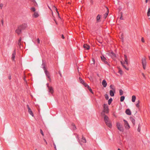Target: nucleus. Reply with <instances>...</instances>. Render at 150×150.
Returning a JSON list of instances; mask_svg holds the SVG:
<instances>
[{
	"label": "nucleus",
	"mask_w": 150,
	"mask_h": 150,
	"mask_svg": "<svg viewBox=\"0 0 150 150\" xmlns=\"http://www.w3.org/2000/svg\"><path fill=\"white\" fill-rule=\"evenodd\" d=\"M27 25L24 23L18 27V28L16 30V32L18 34H20L22 30H24L27 27Z\"/></svg>",
	"instance_id": "obj_1"
},
{
	"label": "nucleus",
	"mask_w": 150,
	"mask_h": 150,
	"mask_svg": "<svg viewBox=\"0 0 150 150\" xmlns=\"http://www.w3.org/2000/svg\"><path fill=\"white\" fill-rule=\"evenodd\" d=\"M107 115H105L104 120L106 125L109 128H111L112 125Z\"/></svg>",
	"instance_id": "obj_2"
},
{
	"label": "nucleus",
	"mask_w": 150,
	"mask_h": 150,
	"mask_svg": "<svg viewBox=\"0 0 150 150\" xmlns=\"http://www.w3.org/2000/svg\"><path fill=\"white\" fill-rule=\"evenodd\" d=\"M100 58L102 61L105 64H107L109 67H110V65L109 64L108 62L107 61V59L103 56L102 55L100 56Z\"/></svg>",
	"instance_id": "obj_3"
},
{
	"label": "nucleus",
	"mask_w": 150,
	"mask_h": 150,
	"mask_svg": "<svg viewBox=\"0 0 150 150\" xmlns=\"http://www.w3.org/2000/svg\"><path fill=\"white\" fill-rule=\"evenodd\" d=\"M103 106L104 108V110L103 112L101 113L102 115H104L105 112H106V113H108V109L107 105L104 104L103 105Z\"/></svg>",
	"instance_id": "obj_4"
},
{
	"label": "nucleus",
	"mask_w": 150,
	"mask_h": 150,
	"mask_svg": "<svg viewBox=\"0 0 150 150\" xmlns=\"http://www.w3.org/2000/svg\"><path fill=\"white\" fill-rule=\"evenodd\" d=\"M117 128L120 131L123 132L124 129L122 125H121L119 122H117L116 125Z\"/></svg>",
	"instance_id": "obj_5"
},
{
	"label": "nucleus",
	"mask_w": 150,
	"mask_h": 150,
	"mask_svg": "<svg viewBox=\"0 0 150 150\" xmlns=\"http://www.w3.org/2000/svg\"><path fill=\"white\" fill-rule=\"evenodd\" d=\"M142 64L143 69H145L146 66V59L145 58H143L142 60Z\"/></svg>",
	"instance_id": "obj_6"
},
{
	"label": "nucleus",
	"mask_w": 150,
	"mask_h": 150,
	"mask_svg": "<svg viewBox=\"0 0 150 150\" xmlns=\"http://www.w3.org/2000/svg\"><path fill=\"white\" fill-rule=\"evenodd\" d=\"M45 74L47 77V80L50 82L51 81V79L50 77V74L49 72L47 70L44 71Z\"/></svg>",
	"instance_id": "obj_7"
},
{
	"label": "nucleus",
	"mask_w": 150,
	"mask_h": 150,
	"mask_svg": "<svg viewBox=\"0 0 150 150\" xmlns=\"http://www.w3.org/2000/svg\"><path fill=\"white\" fill-rule=\"evenodd\" d=\"M123 121L124 122V125L125 128L127 129H129L130 128V126L127 122L125 120H124Z\"/></svg>",
	"instance_id": "obj_8"
},
{
	"label": "nucleus",
	"mask_w": 150,
	"mask_h": 150,
	"mask_svg": "<svg viewBox=\"0 0 150 150\" xmlns=\"http://www.w3.org/2000/svg\"><path fill=\"white\" fill-rule=\"evenodd\" d=\"M46 85L47 87L48 88V90L49 92L51 93L52 94L53 92V90L52 87H50L49 86V84L48 83H47Z\"/></svg>",
	"instance_id": "obj_9"
},
{
	"label": "nucleus",
	"mask_w": 150,
	"mask_h": 150,
	"mask_svg": "<svg viewBox=\"0 0 150 150\" xmlns=\"http://www.w3.org/2000/svg\"><path fill=\"white\" fill-rule=\"evenodd\" d=\"M109 55L111 57L114 59L116 57V54L112 52L110 53L109 54Z\"/></svg>",
	"instance_id": "obj_10"
},
{
	"label": "nucleus",
	"mask_w": 150,
	"mask_h": 150,
	"mask_svg": "<svg viewBox=\"0 0 150 150\" xmlns=\"http://www.w3.org/2000/svg\"><path fill=\"white\" fill-rule=\"evenodd\" d=\"M115 93V90L114 91L110 90V94L111 96H114Z\"/></svg>",
	"instance_id": "obj_11"
},
{
	"label": "nucleus",
	"mask_w": 150,
	"mask_h": 150,
	"mask_svg": "<svg viewBox=\"0 0 150 150\" xmlns=\"http://www.w3.org/2000/svg\"><path fill=\"white\" fill-rule=\"evenodd\" d=\"M27 106H28V112L32 116H33V114L32 112V111L31 110L30 108L28 106V105H27Z\"/></svg>",
	"instance_id": "obj_12"
},
{
	"label": "nucleus",
	"mask_w": 150,
	"mask_h": 150,
	"mask_svg": "<svg viewBox=\"0 0 150 150\" xmlns=\"http://www.w3.org/2000/svg\"><path fill=\"white\" fill-rule=\"evenodd\" d=\"M125 112L127 115H130L131 114V112L130 110L129 109H127L126 110Z\"/></svg>",
	"instance_id": "obj_13"
},
{
	"label": "nucleus",
	"mask_w": 150,
	"mask_h": 150,
	"mask_svg": "<svg viewBox=\"0 0 150 150\" xmlns=\"http://www.w3.org/2000/svg\"><path fill=\"white\" fill-rule=\"evenodd\" d=\"M129 119L132 122V123L134 125L135 124V120L134 119L131 117H129Z\"/></svg>",
	"instance_id": "obj_14"
},
{
	"label": "nucleus",
	"mask_w": 150,
	"mask_h": 150,
	"mask_svg": "<svg viewBox=\"0 0 150 150\" xmlns=\"http://www.w3.org/2000/svg\"><path fill=\"white\" fill-rule=\"evenodd\" d=\"M83 47L87 50H88L90 49V46L86 44H84L83 45Z\"/></svg>",
	"instance_id": "obj_15"
},
{
	"label": "nucleus",
	"mask_w": 150,
	"mask_h": 150,
	"mask_svg": "<svg viewBox=\"0 0 150 150\" xmlns=\"http://www.w3.org/2000/svg\"><path fill=\"white\" fill-rule=\"evenodd\" d=\"M102 84L103 86L104 87H105L107 85V83L105 80H103L102 82Z\"/></svg>",
	"instance_id": "obj_16"
},
{
	"label": "nucleus",
	"mask_w": 150,
	"mask_h": 150,
	"mask_svg": "<svg viewBox=\"0 0 150 150\" xmlns=\"http://www.w3.org/2000/svg\"><path fill=\"white\" fill-rule=\"evenodd\" d=\"M41 67L43 69L44 71L46 70L45 67V64L44 62V61L43 60H42V63L41 65Z\"/></svg>",
	"instance_id": "obj_17"
},
{
	"label": "nucleus",
	"mask_w": 150,
	"mask_h": 150,
	"mask_svg": "<svg viewBox=\"0 0 150 150\" xmlns=\"http://www.w3.org/2000/svg\"><path fill=\"white\" fill-rule=\"evenodd\" d=\"M15 54L16 52L15 50L13 52V53L12 54V59L13 60H14L15 59Z\"/></svg>",
	"instance_id": "obj_18"
},
{
	"label": "nucleus",
	"mask_w": 150,
	"mask_h": 150,
	"mask_svg": "<svg viewBox=\"0 0 150 150\" xmlns=\"http://www.w3.org/2000/svg\"><path fill=\"white\" fill-rule=\"evenodd\" d=\"M121 64H122V66L125 69H126L127 70H128V68L126 66L124 65V64H125V62H123L122 61H121Z\"/></svg>",
	"instance_id": "obj_19"
},
{
	"label": "nucleus",
	"mask_w": 150,
	"mask_h": 150,
	"mask_svg": "<svg viewBox=\"0 0 150 150\" xmlns=\"http://www.w3.org/2000/svg\"><path fill=\"white\" fill-rule=\"evenodd\" d=\"M125 56V58H124V60L125 62V63L127 64H128V62H127V57L126 55H124Z\"/></svg>",
	"instance_id": "obj_20"
},
{
	"label": "nucleus",
	"mask_w": 150,
	"mask_h": 150,
	"mask_svg": "<svg viewBox=\"0 0 150 150\" xmlns=\"http://www.w3.org/2000/svg\"><path fill=\"white\" fill-rule=\"evenodd\" d=\"M39 16V14L37 12H35L33 15V16L36 18Z\"/></svg>",
	"instance_id": "obj_21"
},
{
	"label": "nucleus",
	"mask_w": 150,
	"mask_h": 150,
	"mask_svg": "<svg viewBox=\"0 0 150 150\" xmlns=\"http://www.w3.org/2000/svg\"><path fill=\"white\" fill-rule=\"evenodd\" d=\"M136 98V97L135 96H132V101L133 102H134L135 101V100Z\"/></svg>",
	"instance_id": "obj_22"
},
{
	"label": "nucleus",
	"mask_w": 150,
	"mask_h": 150,
	"mask_svg": "<svg viewBox=\"0 0 150 150\" xmlns=\"http://www.w3.org/2000/svg\"><path fill=\"white\" fill-rule=\"evenodd\" d=\"M110 88L112 90L114 91L115 90V88L114 86L112 85H111L110 86Z\"/></svg>",
	"instance_id": "obj_23"
},
{
	"label": "nucleus",
	"mask_w": 150,
	"mask_h": 150,
	"mask_svg": "<svg viewBox=\"0 0 150 150\" xmlns=\"http://www.w3.org/2000/svg\"><path fill=\"white\" fill-rule=\"evenodd\" d=\"M100 15L98 14L97 16L96 17V20L97 22H98L100 21Z\"/></svg>",
	"instance_id": "obj_24"
},
{
	"label": "nucleus",
	"mask_w": 150,
	"mask_h": 150,
	"mask_svg": "<svg viewBox=\"0 0 150 150\" xmlns=\"http://www.w3.org/2000/svg\"><path fill=\"white\" fill-rule=\"evenodd\" d=\"M125 98V97L124 96H121L120 98V101L122 102L124 101Z\"/></svg>",
	"instance_id": "obj_25"
},
{
	"label": "nucleus",
	"mask_w": 150,
	"mask_h": 150,
	"mask_svg": "<svg viewBox=\"0 0 150 150\" xmlns=\"http://www.w3.org/2000/svg\"><path fill=\"white\" fill-rule=\"evenodd\" d=\"M112 98H110L108 100V104L110 105L111 104L112 102Z\"/></svg>",
	"instance_id": "obj_26"
},
{
	"label": "nucleus",
	"mask_w": 150,
	"mask_h": 150,
	"mask_svg": "<svg viewBox=\"0 0 150 150\" xmlns=\"http://www.w3.org/2000/svg\"><path fill=\"white\" fill-rule=\"evenodd\" d=\"M79 80L80 82L81 83L83 84V83H84V81L82 79L81 77H79Z\"/></svg>",
	"instance_id": "obj_27"
},
{
	"label": "nucleus",
	"mask_w": 150,
	"mask_h": 150,
	"mask_svg": "<svg viewBox=\"0 0 150 150\" xmlns=\"http://www.w3.org/2000/svg\"><path fill=\"white\" fill-rule=\"evenodd\" d=\"M82 141L83 143H86V140L85 138L83 137H82Z\"/></svg>",
	"instance_id": "obj_28"
},
{
	"label": "nucleus",
	"mask_w": 150,
	"mask_h": 150,
	"mask_svg": "<svg viewBox=\"0 0 150 150\" xmlns=\"http://www.w3.org/2000/svg\"><path fill=\"white\" fill-rule=\"evenodd\" d=\"M147 15L148 16H150V8H149L147 12Z\"/></svg>",
	"instance_id": "obj_29"
},
{
	"label": "nucleus",
	"mask_w": 150,
	"mask_h": 150,
	"mask_svg": "<svg viewBox=\"0 0 150 150\" xmlns=\"http://www.w3.org/2000/svg\"><path fill=\"white\" fill-rule=\"evenodd\" d=\"M120 95L122 96L123 94V91L122 89H120L119 90Z\"/></svg>",
	"instance_id": "obj_30"
},
{
	"label": "nucleus",
	"mask_w": 150,
	"mask_h": 150,
	"mask_svg": "<svg viewBox=\"0 0 150 150\" xmlns=\"http://www.w3.org/2000/svg\"><path fill=\"white\" fill-rule=\"evenodd\" d=\"M88 90H89L90 92H91L92 93H93V92L92 91V89H91V88L89 86H88Z\"/></svg>",
	"instance_id": "obj_31"
},
{
	"label": "nucleus",
	"mask_w": 150,
	"mask_h": 150,
	"mask_svg": "<svg viewBox=\"0 0 150 150\" xmlns=\"http://www.w3.org/2000/svg\"><path fill=\"white\" fill-rule=\"evenodd\" d=\"M107 9L108 10V8H107ZM108 13H106L105 14H104V17H105V18H106L107 16H108Z\"/></svg>",
	"instance_id": "obj_32"
},
{
	"label": "nucleus",
	"mask_w": 150,
	"mask_h": 150,
	"mask_svg": "<svg viewBox=\"0 0 150 150\" xmlns=\"http://www.w3.org/2000/svg\"><path fill=\"white\" fill-rule=\"evenodd\" d=\"M140 127H141V126H140V125L139 124L138 125V128L137 129V131L139 132H140V130H141V128Z\"/></svg>",
	"instance_id": "obj_33"
},
{
	"label": "nucleus",
	"mask_w": 150,
	"mask_h": 150,
	"mask_svg": "<svg viewBox=\"0 0 150 150\" xmlns=\"http://www.w3.org/2000/svg\"><path fill=\"white\" fill-rule=\"evenodd\" d=\"M30 10L31 11L33 12H35V8L34 7H32L31 8H30Z\"/></svg>",
	"instance_id": "obj_34"
},
{
	"label": "nucleus",
	"mask_w": 150,
	"mask_h": 150,
	"mask_svg": "<svg viewBox=\"0 0 150 150\" xmlns=\"http://www.w3.org/2000/svg\"><path fill=\"white\" fill-rule=\"evenodd\" d=\"M82 84H83L85 87H87V88L88 87V86H89L87 84L85 83L84 82V83H83Z\"/></svg>",
	"instance_id": "obj_35"
},
{
	"label": "nucleus",
	"mask_w": 150,
	"mask_h": 150,
	"mask_svg": "<svg viewBox=\"0 0 150 150\" xmlns=\"http://www.w3.org/2000/svg\"><path fill=\"white\" fill-rule=\"evenodd\" d=\"M105 97L106 100H108L109 99V97L108 94H105Z\"/></svg>",
	"instance_id": "obj_36"
},
{
	"label": "nucleus",
	"mask_w": 150,
	"mask_h": 150,
	"mask_svg": "<svg viewBox=\"0 0 150 150\" xmlns=\"http://www.w3.org/2000/svg\"><path fill=\"white\" fill-rule=\"evenodd\" d=\"M139 100L138 101V103L136 104V106L137 107V108H138L139 107Z\"/></svg>",
	"instance_id": "obj_37"
},
{
	"label": "nucleus",
	"mask_w": 150,
	"mask_h": 150,
	"mask_svg": "<svg viewBox=\"0 0 150 150\" xmlns=\"http://www.w3.org/2000/svg\"><path fill=\"white\" fill-rule=\"evenodd\" d=\"M37 41L38 44H39L40 43V40L39 38H38L37 40Z\"/></svg>",
	"instance_id": "obj_38"
},
{
	"label": "nucleus",
	"mask_w": 150,
	"mask_h": 150,
	"mask_svg": "<svg viewBox=\"0 0 150 150\" xmlns=\"http://www.w3.org/2000/svg\"><path fill=\"white\" fill-rule=\"evenodd\" d=\"M40 133L41 134L43 135V136L44 135V133H43V132L42 131V129H40Z\"/></svg>",
	"instance_id": "obj_39"
},
{
	"label": "nucleus",
	"mask_w": 150,
	"mask_h": 150,
	"mask_svg": "<svg viewBox=\"0 0 150 150\" xmlns=\"http://www.w3.org/2000/svg\"><path fill=\"white\" fill-rule=\"evenodd\" d=\"M92 61H93V63H92V64H95V60L93 58L92 59Z\"/></svg>",
	"instance_id": "obj_40"
},
{
	"label": "nucleus",
	"mask_w": 150,
	"mask_h": 150,
	"mask_svg": "<svg viewBox=\"0 0 150 150\" xmlns=\"http://www.w3.org/2000/svg\"><path fill=\"white\" fill-rule=\"evenodd\" d=\"M3 6V4H0V8H1V9L2 8V7Z\"/></svg>",
	"instance_id": "obj_41"
},
{
	"label": "nucleus",
	"mask_w": 150,
	"mask_h": 150,
	"mask_svg": "<svg viewBox=\"0 0 150 150\" xmlns=\"http://www.w3.org/2000/svg\"><path fill=\"white\" fill-rule=\"evenodd\" d=\"M18 46H20L21 45V42H18Z\"/></svg>",
	"instance_id": "obj_42"
},
{
	"label": "nucleus",
	"mask_w": 150,
	"mask_h": 150,
	"mask_svg": "<svg viewBox=\"0 0 150 150\" xmlns=\"http://www.w3.org/2000/svg\"><path fill=\"white\" fill-rule=\"evenodd\" d=\"M119 72L120 74H122V72L121 70H119Z\"/></svg>",
	"instance_id": "obj_43"
},
{
	"label": "nucleus",
	"mask_w": 150,
	"mask_h": 150,
	"mask_svg": "<svg viewBox=\"0 0 150 150\" xmlns=\"http://www.w3.org/2000/svg\"><path fill=\"white\" fill-rule=\"evenodd\" d=\"M141 40L142 42H144V39L143 38H142V39H141Z\"/></svg>",
	"instance_id": "obj_44"
},
{
	"label": "nucleus",
	"mask_w": 150,
	"mask_h": 150,
	"mask_svg": "<svg viewBox=\"0 0 150 150\" xmlns=\"http://www.w3.org/2000/svg\"><path fill=\"white\" fill-rule=\"evenodd\" d=\"M21 38H20L18 40V42H21Z\"/></svg>",
	"instance_id": "obj_45"
},
{
	"label": "nucleus",
	"mask_w": 150,
	"mask_h": 150,
	"mask_svg": "<svg viewBox=\"0 0 150 150\" xmlns=\"http://www.w3.org/2000/svg\"><path fill=\"white\" fill-rule=\"evenodd\" d=\"M62 38L63 39L64 38V37L63 34L62 35Z\"/></svg>",
	"instance_id": "obj_46"
},
{
	"label": "nucleus",
	"mask_w": 150,
	"mask_h": 150,
	"mask_svg": "<svg viewBox=\"0 0 150 150\" xmlns=\"http://www.w3.org/2000/svg\"><path fill=\"white\" fill-rule=\"evenodd\" d=\"M76 129V126H74L73 127V129L74 130H75V129Z\"/></svg>",
	"instance_id": "obj_47"
},
{
	"label": "nucleus",
	"mask_w": 150,
	"mask_h": 150,
	"mask_svg": "<svg viewBox=\"0 0 150 150\" xmlns=\"http://www.w3.org/2000/svg\"><path fill=\"white\" fill-rule=\"evenodd\" d=\"M1 23L2 25H3V23H4V22H3V20H1Z\"/></svg>",
	"instance_id": "obj_48"
},
{
	"label": "nucleus",
	"mask_w": 150,
	"mask_h": 150,
	"mask_svg": "<svg viewBox=\"0 0 150 150\" xmlns=\"http://www.w3.org/2000/svg\"><path fill=\"white\" fill-rule=\"evenodd\" d=\"M72 126L73 127H74V126H75V124L74 123H72Z\"/></svg>",
	"instance_id": "obj_49"
},
{
	"label": "nucleus",
	"mask_w": 150,
	"mask_h": 150,
	"mask_svg": "<svg viewBox=\"0 0 150 150\" xmlns=\"http://www.w3.org/2000/svg\"><path fill=\"white\" fill-rule=\"evenodd\" d=\"M8 79H11V76H8Z\"/></svg>",
	"instance_id": "obj_50"
},
{
	"label": "nucleus",
	"mask_w": 150,
	"mask_h": 150,
	"mask_svg": "<svg viewBox=\"0 0 150 150\" xmlns=\"http://www.w3.org/2000/svg\"><path fill=\"white\" fill-rule=\"evenodd\" d=\"M148 0H145V2L146 3H147L148 1Z\"/></svg>",
	"instance_id": "obj_51"
},
{
	"label": "nucleus",
	"mask_w": 150,
	"mask_h": 150,
	"mask_svg": "<svg viewBox=\"0 0 150 150\" xmlns=\"http://www.w3.org/2000/svg\"><path fill=\"white\" fill-rule=\"evenodd\" d=\"M120 19L121 20L122 19V17L121 16L120 18Z\"/></svg>",
	"instance_id": "obj_52"
},
{
	"label": "nucleus",
	"mask_w": 150,
	"mask_h": 150,
	"mask_svg": "<svg viewBox=\"0 0 150 150\" xmlns=\"http://www.w3.org/2000/svg\"><path fill=\"white\" fill-rule=\"evenodd\" d=\"M142 75L143 76L145 77V75L144 74H142Z\"/></svg>",
	"instance_id": "obj_53"
},
{
	"label": "nucleus",
	"mask_w": 150,
	"mask_h": 150,
	"mask_svg": "<svg viewBox=\"0 0 150 150\" xmlns=\"http://www.w3.org/2000/svg\"><path fill=\"white\" fill-rule=\"evenodd\" d=\"M57 13H58V16H59V13L57 11Z\"/></svg>",
	"instance_id": "obj_54"
},
{
	"label": "nucleus",
	"mask_w": 150,
	"mask_h": 150,
	"mask_svg": "<svg viewBox=\"0 0 150 150\" xmlns=\"http://www.w3.org/2000/svg\"><path fill=\"white\" fill-rule=\"evenodd\" d=\"M54 148H55L56 149V146H55V145H54Z\"/></svg>",
	"instance_id": "obj_55"
},
{
	"label": "nucleus",
	"mask_w": 150,
	"mask_h": 150,
	"mask_svg": "<svg viewBox=\"0 0 150 150\" xmlns=\"http://www.w3.org/2000/svg\"><path fill=\"white\" fill-rule=\"evenodd\" d=\"M117 150H121L119 148Z\"/></svg>",
	"instance_id": "obj_56"
},
{
	"label": "nucleus",
	"mask_w": 150,
	"mask_h": 150,
	"mask_svg": "<svg viewBox=\"0 0 150 150\" xmlns=\"http://www.w3.org/2000/svg\"><path fill=\"white\" fill-rule=\"evenodd\" d=\"M149 59L150 60V56H149Z\"/></svg>",
	"instance_id": "obj_57"
},
{
	"label": "nucleus",
	"mask_w": 150,
	"mask_h": 150,
	"mask_svg": "<svg viewBox=\"0 0 150 150\" xmlns=\"http://www.w3.org/2000/svg\"><path fill=\"white\" fill-rule=\"evenodd\" d=\"M80 144L81 145H82V144H81V143H80Z\"/></svg>",
	"instance_id": "obj_58"
},
{
	"label": "nucleus",
	"mask_w": 150,
	"mask_h": 150,
	"mask_svg": "<svg viewBox=\"0 0 150 150\" xmlns=\"http://www.w3.org/2000/svg\"><path fill=\"white\" fill-rule=\"evenodd\" d=\"M122 9V8H120V10H121Z\"/></svg>",
	"instance_id": "obj_59"
},
{
	"label": "nucleus",
	"mask_w": 150,
	"mask_h": 150,
	"mask_svg": "<svg viewBox=\"0 0 150 150\" xmlns=\"http://www.w3.org/2000/svg\"><path fill=\"white\" fill-rule=\"evenodd\" d=\"M45 142H46V141L45 140Z\"/></svg>",
	"instance_id": "obj_60"
},
{
	"label": "nucleus",
	"mask_w": 150,
	"mask_h": 150,
	"mask_svg": "<svg viewBox=\"0 0 150 150\" xmlns=\"http://www.w3.org/2000/svg\"><path fill=\"white\" fill-rule=\"evenodd\" d=\"M36 150H37V149H35Z\"/></svg>",
	"instance_id": "obj_61"
}]
</instances>
